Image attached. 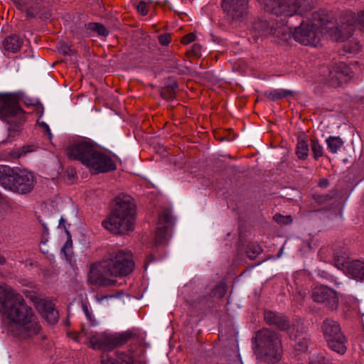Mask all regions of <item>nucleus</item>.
I'll return each mask as SVG.
<instances>
[{
	"label": "nucleus",
	"mask_w": 364,
	"mask_h": 364,
	"mask_svg": "<svg viewBox=\"0 0 364 364\" xmlns=\"http://www.w3.org/2000/svg\"><path fill=\"white\" fill-rule=\"evenodd\" d=\"M274 220L279 224L288 225L291 223L292 219L289 215H282L279 214L274 216Z\"/></svg>",
	"instance_id": "nucleus-36"
},
{
	"label": "nucleus",
	"mask_w": 364,
	"mask_h": 364,
	"mask_svg": "<svg viewBox=\"0 0 364 364\" xmlns=\"http://www.w3.org/2000/svg\"><path fill=\"white\" fill-rule=\"evenodd\" d=\"M317 274L319 277L333 284L336 287H340L342 284L336 277L333 276L325 270L318 269L317 271Z\"/></svg>",
	"instance_id": "nucleus-29"
},
{
	"label": "nucleus",
	"mask_w": 364,
	"mask_h": 364,
	"mask_svg": "<svg viewBox=\"0 0 364 364\" xmlns=\"http://www.w3.org/2000/svg\"><path fill=\"white\" fill-rule=\"evenodd\" d=\"M355 65H348L340 63L329 71L328 82L332 85H339L347 82L354 74Z\"/></svg>",
	"instance_id": "nucleus-17"
},
{
	"label": "nucleus",
	"mask_w": 364,
	"mask_h": 364,
	"mask_svg": "<svg viewBox=\"0 0 364 364\" xmlns=\"http://www.w3.org/2000/svg\"><path fill=\"white\" fill-rule=\"evenodd\" d=\"M38 13V8L36 6L35 9H28L26 11V15L28 17H34Z\"/></svg>",
	"instance_id": "nucleus-44"
},
{
	"label": "nucleus",
	"mask_w": 364,
	"mask_h": 364,
	"mask_svg": "<svg viewBox=\"0 0 364 364\" xmlns=\"http://www.w3.org/2000/svg\"><path fill=\"white\" fill-rule=\"evenodd\" d=\"M67 251H68V253H69V252H70V245H68V242L62 248V252H63L65 254H67Z\"/></svg>",
	"instance_id": "nucleus-47"
},
{
	"label": "nucleus",
	"mask_w": 364,
	"mask_h": 364,
	"mask_svg": "<svg viewBox=\"0 0 364 364\" xmlns=\"http://www.w3.org/2000/svg\"><path fill=\"white\" fill-rule=\"evenodd\" d=\"M277 16L274 21L258 20L252 26L255 38L274 36L279 43H289L291 40V28L288 25L287 18Z\"/></svg>",
	"instance_id": "nucleus-5"
},
{
	"label": "nucleus",
	"mask_w": 364,
	"mask_h": 364,
	"mask_svg": "<svg viewBox=\"0 0 364 364\" xmlns=\"http://www.w3.org/2000/svg\"><path fill=\"white\" fill-rule=\"evenodd\" d=\"M15 134H16V131L13 134V132L9 129V135H8V138L6 140H4V141H1L0 142V145L5 144H6L8 142H11L12 141V139L14 138Z\"/></svg>",
	"instance_id": "nucleus-45"
},
{
	"label": "nucleus",
	"mask_w": 364,
	"mask_h": 364,
	"mask_svg": "<svg viewBox=\"0 0 364 364\" xmlns=\"http://www.w3.org/2000/svg\"><path fill=\"white\" fill-rule=\"evenodd\" d=\"M263 9L276 16L291 17L310 9L309 0H258Z\"/></svg>",
	"instance_id": "nucleus-6"
},
{
	"label": "nucleus",
	"mask_w": 364,
	"mask_h": 364,
	"mask_svg": "<svg viewBox=\"0 0 364 364\" xmlns=\"http://www.w3.org/2000/svg\"><path fill=\"white\" fill-rule=\"evenodd\" d=\"M311 149L314 155V158L317 159L322 155L323 149L322 146L318 143V141H313L311 144Z\"/></svg>",
	"instance_id": "nucleus-37"
},
{
	"label": "nucleus",
	"mask_w": 364,
	"mask_h": 364,
	"mask_svg": "<svg viewBox=\"0 0 364 364\" xmlns=\"http://www.w3.org/2000/svg\"><path fill=\"white\" fill-rule=\"evenodd\" d=\"M4 258H2V257H0V264H2V263H4Z\"/></svg>",
	"instance_id": "nucleus-51"
},
{
	"label": "nucleus",
	"mask_w": 364,
	"mask_h": 364,
	"mask_svg": "<svg viewBox=\"0 0 364 364\" xmlns=\"http://www.w3.org/2000/svg\"><path fill=\"white\" fill-rule=\"evenodd\" d=\"M1 333L6 338L44 340L38 316L23 296L8 286H0Z\"/></svg>",
	"instance_id": "nucleus-1"
},
{
	"label": "nucleus",
	"mask_w": 364,
	"mask_h": 364,
	"mask_svg": "<svg viewBox=\"0 0 364 364\" xmlns=\"http://www.w3.org/2000/svg\"><path fill=\"white\" fill-rule=\"evenodd\" d=\"M175 223V219L171 212L165 210L160 216L155 232V243L156 245L165 244L168 238L171 229Z\"/></svg>",
	"instance_id": "nucleus-16"
},
{
	"label": "nucleus",
	"mask_w": 364,
	"mask_h": 364,
	"mask_svg": "<svg viewBox=\"0 0 364 364\" xmlns=\"http://www.w3.org/2000/svg\"><path fill=\"white\" fill-rule=\"evenodd\" d=\"M18 97L14 93H0V118L8 120L11 117L21 118L22 109L18 106Z\"/></svg>",
	"instance_id": "nucleus-11"
},
{
	"label": "nucleus",
	"mask_w": 364,
	"mask_h": 364,
	"mask_svg": "<svg viewBox=\"0 0 364 364\" xmlns=\"http://www.w3.org/2000/svg\"><path fill=\"white\" fill-rule=\"evenodd\" d=\"M88 344L90 348L102 353L101 355L102 364H141L139 362L134 361L132 356L124 353L117 352L115 354V358L105 355V353L112 351L121 346L122 343H88Z\"/></svg>",
	"instance_id": "nucleus-8"
},
{
	"label": "nucleus",
	"mask_w": 364,
	"mask_h": 364,
	"mask_svg": "<svg viewBox=\"0 0 364 364\" xmlns=\"http://www.w3.org/2000/svg\"><path fill=\"white\" fill-rule=\"evenodd\" d=\"M63 222V218H61L60 220V223H61Z\"/></svg>",
	"instance_id": "nucleus-53"
},
{
	"label": "nucleus",
	"mask_w": 364,
	"mask_h": 364,
	"mask_svg": "<svg viewBox=\"0 0 364 364\" xmlns=\"http://www.w3.org/2000/svg\"><path fill=\"white\" fill-rule=\"evenodd\" d=\"M110 274L107 272L106 268L102 265V261L92 264L87 274V279L90 284L107 286L114 284V280L107 277Z\"/></svg>",
	"instance_id": "nucleus-19"
},
{
	"label": "nucleus",
	"mask_w": 364,
	"mask_h": 364,
	"mask_svg": "<svg viewBox=\"0 0 364 364\" xmlns=\"http://www.w3.org/2000/svg\"><path fill=\"white\" fill-rule=\"evenodd\" d=\"M227 291V287L223 283L218 284L211 293L213 297L222 298Z\"/></svg>",
	"instance_id": "nucleus-33"
},
{
	"label": "nucleus",
	"mask_w": 364,
	"mask_h": 364,
	"mask_svg": "<svg viewBox=\"0 0 364 364\" xmlns=\"http://www.w3.org/2000/svg\"><path fill=\"white\" fill-rule=\"evenodd\" d=\"M279 338L277 334L269 329L259 331L255 338V341H274Z\"/></svg>",
	"instance_id": "nucleus-26"
},
{
	"label": "nucleus",
	"mask_w": 364,
	"mask_h": 364,
	"mask_svg": "<svg viewBox=\"0 0 364 364\" xmlns=\"http://www.w3.org/2000/svg\"><path fill=\"white\" fill-rule=\"evenodd\" d=\"M290 338L291 339H297V337L296 336L293 337L291 335H290Z\"/></svg>",
	"instance_id": "nucleus-52"
},
{
	"label": "nucleus",
	"mask_w": 364,
	"mask_h": 364,
	"mask_svg": "<svg viewBox=\"0 0 364 364\" xmlns=\"http://www.w3.org/2000/svg\"><path fill=\"white\" fill-rule=\"evenodd\" d=\"M327 184V182L326 181H321L320 182V186H326Z\"/></svg>",
	"instance_id": "nucleus-50"
},
{
	"label": "nucleus",
	"mask_w": 364,
	"mask_h": 364,
	"mask_svg": "<svg viewBox=\"0 0 364 364\" xmlns=\"http://www.w3.org/2000/svg\"><path fill=\"white\" fill-rule=\"evenodd\" d=\"M344 49L349 54H354L359 50V45L357 42H353V45H350L349 43H346L344 45Z\"/></svg>",
	"instance_id": "nucleus-39"
},
{
	"label": "nucleus",
	"mask_w": 364,
	"mask_h": 364,
	"mask_svg": "<svg viewBox=\"0 0 364 364\" xmlns=\"http://www.w3.org/2000/svg\"><path fill=\"white\" fill-rule=\"evenodd\" d=\"M8 189L18 193L30 192L33 187V176L25 169L15 168Z\"/></svg>",
	"instance_id": "nucleus-12"
},
{
	"label": "nucleus",
	"mask_w": 364,
	"mask_h": 364,
	"mask_svg": "<svg viewBox=\"0 0 364 364\" xmlns=\"http://www.w3.org/2000/svg\"><path fill=\"white\" fill-rule=\"evenodd\" d=\"M42 126L46 129V132H47V133L48 134L49 138L51 139L52 138V134L50 132V130L49 129L48 125L46 123H45V122H43L42 123Z\"/></svg>",
	"instance_id": "nucleus-46"
},
{
	"label": "nucleus",
	"mask_w": 364,
	"mask_h": 364,
	"mask_svg": "<svg viewBox=\"0 0 364 364\" xmlns=\"http://www.w3.org/2000/svg\"><path fill=\"white\" fill-rule=\"evenodd\" d=\"M66 154L70 159L80 161L95 173L108 172L116 168L114 161L109 155L98 150L90 141L84 138L73 140L67 147Z\"/></svg>",
	"instance_id": "nucleus-3"
},
{
	"label": "nucleus",
	"mask_w": 364,
	"mask_h": 364,
	"mask_svg": "<svg viewBox=\"0 0 364 364\" xmlns=\"http://www.w3.org/2000/svg\"><path fill=\"white\" fill-rule=\"evenodd\" d=\"M150 5L149 3L141 1L138 3V4L136 6V9L139 14L145 16L148 14V11L149 10Z\"/></svg>",
	"instance_id": "nucleus-34"
},
{
	"label": "nucleus",
	"mask_w": 364,
	"mask_h": 364,
	"mask_svg": "<svg viewBox=\"0 0 364 364\" xmlns=\"http://www.w3.org/2000/svg\"><path fill=\"white\" fill-rule=\"evenodd\" d=\"M336 266L354 279H364V262L361 261L338 259Z\"/></svg>",
	"instance_id": "nucleus-18"
},
{
	"label": "nucleus",
	"mask_w": 364,
	"mask_h": 364,
	"mask_svg": "<svg viewBox=\"0 0 364 364\" xmlns=\"http://www.w3.org/2000/svg\"><path fill=\"white\" fill-rule=\"evenodd\" d=\"M90 321H92V320H90ZM91 324L92 325H94V323L93 322H91Z\"/></svg>",
	"instance_id": "nucleus-54"
},
{
	"label": "nucleus",
	"mask_w": 364,
	"mask_h": 364,
	"mask_svg": "<svg viewBox=\"0 0 364 364\" xmlns=\"http://www.w3.org/2000/svg\"><path fill=\"white\" fill-rule=\"evenodd\" d=\"M27 296L48 324L53 325L58 321V313L55 310L54 304L50 299L36 292L31 293Z\"/></svg>",
	"instance_id": "nucleus-9"
},
{
	"label": "nucleus",
	"mask_w": 364,
	"mask_h": 364,
	"mask_svg": "<svg viewBox=\"0 0 364 364\" xmlns=\"http://www.w3.org/2000/svg\"><path fill=\"white\" fill-rule=\"evenodd\" d=\"M294 350L297 354H299L301 352H304L307 349L306 343H296L294 346Z\"/></svg>",
	"instance_id": "nucleus-40"
},
{
	"label": "nucleus",
	"mask_w": 364,
	"mask_h": 364,
	"mask_svg": "<svg viewBox=\"0 0 364 364\" xmlns=\"http://www.w3.org/2000/svg\"><path fill=\"white\" fill-rule=\"evenodd\" d=\"M146 338V333L141 328H132L121 333H112L110 331L102 332L96 341H127L134 340L144 341Z\"/></svg>",
	"instance_id": "nucleus-13"
},
{
	"label": "nucleus",
	"mask_w": 364,
	"mask_h": 364,
	"mask_svg": "<svg viewBox=\"0 0 364 364\" xmlns=\"http://www.w3.org/2000/svg\"><path fill=\"white\" fill-rule=\"evenodd\" d=\"M296 156L300 159H306L309 155V146L304 140H299L296 145Z\"/></svg>",
	"instance_id": "nucleus-28"
},
{
	"label": "nucleus",
	"mask_w": 364,
	"mask_h": 364,
	"mask_svg": "<svg viewBox=\"0 0 364 364\" xmlns=\"http://www.w3.org/2000/svg\"><path fill=\"white\" fill-rule=\"evenodd\" d=\"M249 0H223L222 8L230 21H241L247 14Z\"/></svg>",
	"instance_id": "nucleus-14"
},
{
	"label": "nucleus",
	"mask_w": 364,
	"mask_h": 364,
	"mask_svg": "<svg viewBox=\"0 0 364 364\" xmlns=\"http://www.w3.org/2000/svg\"><path fill=\"white\" fill-rule=\"evenodd\" d=\"M324 36L336 41H341V32L333 18L327 13H314L311 19L303 21L291 31V38L304 46H316Z\"/></svg>",
	"instance_id": "nucleus-2"
},
{
	"label": "nucleus",
	"mask_w": 364,
	"mask_h": 364,
	"mask_svg": "<svg viewBox=\"0 0 364 364\" xmlns=\"http://www.w3.org/2000/svg\"><path fill=\"white\" fill-rule=\"evenodd\" d=\"M102 265L110 276H127L134 268L133 255L130 252L119 250L113 252L108 258L102 260Z\"/></svg>",
	"instance_id": "nucleus-7"
},
{
	"label": "nucleus",
	"mask_w": 364,
	"mask_h": 364,
	"mask_svg": "<svg viewBox=\"0 0 364 364\" xmlns=\"http://www.w3.org/2000/svg\"><path fill=\"white\" fill-rule=\"evenodd\" d=\"M257 358L267 363H276L282 356V343H256Z\"/></svg>",
	"instance_id": "nucleus-15"
},
{
	"label": "nucleus",
	"mask_w": 364,
	"mask_h": 364,
	"mask_svg": "<svg viewBox=\"0 0 364 364\" xmlns=\"http://www.w3.org/2000/svg\"><path fill=\"white\" fill-rule=\"evenodd\" d=\"M313 300L323 304L328 309L336 310L338 306L339 299L337 292L323 284L316 285L311 291Z\"/></svg>",
	"instance_id": "nucleus-10"
},
{
	"label": "nucleus",
	"mask_w": 364,
	"mask_h": 364,
	"mask_svg": "<svg viewBox=\"0 0 364 364\" xmlns=\"http://www.w3.org/2000/svg\"><path fill=\"white\" fill-rule=\"evenodd\" d=\"M86 26L88 30L96 32L99 36H105L108 35L107 29L101 23H90Z\"/></svg>",
	"instance_id": "nucleus-30"
},
{
	"label": "nucleus",
	"mask_w": 364,
	"mask_h": 364,
	"mask_svg": "<svg viewBox=\"0 0 364 364\" xmlns=\"http://www.w3.org/2000/svg\"><path fill=\"white\" fill-rule=\"evenodd\" d=\"M136 208L132 198L122 195L116 198L112 213L103 221V227L113 233H126L134 230Z\"/></svg>",
	"instance_id": "nucleus-4"
},
{
	"label": "nucleus",
	"mask_w": 364,
	"mask_h": 364,
	"mask_svg": "<svg viewBox=\"0 0 364 364\" xmlns=\"http://www.w3.org/2000/svg\"><path fill=\"white\" fill-rule=\"evenodd\" d=\"M90 321H92V320H90ZM91 324L92 325H94V323L93 322H91Z\"/></svg>",
	"instance_id": "nucleus-55"
},
{
	"label": "nucleus",
	"mask_w": 364,
	"mask_h": 364,
	"mask_svg": "<svg viewBox=\"0 0 364 364\" xmlns=\"http://www.w3.org/2000/svg\"><path fill=\"white\" fill-rule=\"evenodd\" d=\"M159 41L162 46H167L170 42V35L164 34L159 37Z\"/></svg>",
	"instance_id": "nucleus-42"
},
{
	"label": "nucleus",
	"mask_w": 364,
	"mask_h": 364,
	"mask_svg": "<svg viewBox=\"0 0 364 364\" xmlns=\"http://www.w3.org/2000/svg\"><path fill=\"white\" fill-rule=\"evenodd\" d=\"M196 38V35L193 33H190L183 37V44L193 42Z\"/></svg>",
	"instance_id": "nucleus-43"
},
{
	"label": "nucleus",
	"mask_w": 364,
	"mask_h": 364,
	"mask_svg": "<svg viewBox=\"0 0 364 364\" xmlns=\"http://www.w3.org/2000/svg\"><path fill=\"white\" fill-rule=\"evenodd\" d=\"M267 322L277 326L279 328L287 330L289 328V323L287 318L279 314L268 311L264 314Z\"/></svg>",
	"instance_id": "nucleus-22"
},
{
	"label": "nucleus",
	"mask_w": 364,
	"mask_h": 364,
	"mask_svg": "<svg viewBox=\"0 0 364 364\" xmlns=\"http://www.w3.org/2000/svg\"><path fill=\"white\" fill-rule=\"evenodd\" d=\"M201 47L198 44H193L191 48H188L186 51L188 57L200 55Z\"/></svg>",
	"instance_id": "nucleus-38"
},
{
	"label": "nucleus",
	"mask_w": 364,
	"mask_h": 364,
	"mask_svg": "<svg viewBox=\"0 0 364 364\" xmlns=\"http://www.w3.org/2000/svg\"><path fill=\"white\" fill-rule=\"evenodd\" d=\"M33 151H34V149L32 146H26L21 147V149H17L16 150H15L14 155L16 157L19 158V157L26 154L27 153L32 152Z\"/></svg>",
	"instance_id": "nucleus-35"
},
{
	"label": "nucleus",
	"mask_w": 364,
	"mask_h": 364,
	"mask_svg": "<svg viewBox=\"0 0 364 364\" xmlns=\"http://www.w3.org/2000/svg\"><path fill=\"white\" fill-rule=\"evenodd\" d=\"M352 20L354 21V25L350 23V25L347 24L345 27L343 26L342 30H340L341 32V41L352 34L355 26H358L360 29L364 30V11L358 14L355 18L352 17Z\"/></svg>",
	"instance_id": "nucleus-21"
},
{
	"label": "nucleus",
	"mask_w": 364,
	"mask_h": 364,
	"mask_svg": "<svg viewBox=\"0 0 364 364\" xmlns=\"http://www.w3.org/2000/svg\"><path fill=\"white\" fill-rule=\"evenodd\" d=\"M322 328L326 341H344L346 339L340 325L335 321L326 320Z\"/></svg>",
	"instance_id": "nucleus-20"
},
{
	"label": "nucleus",
	"mask_w": 364,
	"mask_h": 364,
	"mask_svg": "<svg viewBox=\"0 0 364 364\" xmlns=\"http://www.w3.org/2000/svg\"><path fill=\"white\" fill-rule=\"evenodd\" d=\"M328 348L339 355H343L347 350L344 343H327Z\"/></svg>",
	"instance_id": "nucleus-32"
},
{
	"label": "nucleus",
	"mask_w": 364,
	"mask_h": 364,
	"mask_svg": "<svg viewBox=\"0 0 364 364\" xmlns=\"http://www.w3.org/2000/svg\"><path fill=\"white\" fill-rule=\"evenodd\" d=\"M326 144L329 151L336 154L343 146V141L338 136H329L326 139Z\"/></svg>",
	"instance_id": "nucleus-27"
},
{
	"label": "nucleus",
	"mask_w": 364,
	"mask_h": 364,
	"mask_svg": "<svg viewBox=\"0 0 364 364\" xmlns=\"http://www.w3.org/2000/svg\"><path fill=\"white\" fill-rule=\"evenodd\" d=\"M84 311H85V314L87 318L89 320H91V315L90 314V313H89V311H88L87 308H85V307L84 308Z\"/></svg>",
	"instance_id": "nucleus-48"
},
{
	"label": "nucleus",
	"mask_w": 364,
	"mask_h": 364,
	"mask_svg": "<svg viewBox=\"0 0 364 364\" xmlns=\"http://www.w3.org/2000/svg\"><path fill=\"white\" fill-rule=\"evenodd\" d=\"M22 43V39L19 36L11 35L5 38L3 42V46L6 50L14 53L20 49Z\"/></svg>",
	"instance_id": "nucleus-23"
},
{
	"label": "nucleus",
	"mask_w": 364,
	"mask_h": 364,
	"mask_svg": "<svg viewBox=\"0 0 364 364\" xmlns=\"http://www.w3.org/2000/svg\"><path fill=\"white\" fill-rule=\"evenodd\" d=\"M309 364H333V363L324 355L318 353L309 358Z\"/></svg>",
	"instance_id": "nucleus-31"
},
{
	"label": "nucleus",
	"mask_w": 364,
	"mask_h": 364,
	"mask_svg": "<svg viewBox=\"0 0 364 364\" xmlns=\"http://www.w3.org/2000/svg\"><path fill=\"white\" fill-rule=\"evenodd\" d=\"M68 50H69V48L67 46H63L61 48V51L63 52L64 53H67Z\"/></svg>",
	"instance_id": "nucleus-49"
},
{
	"label": "nucleus",
	"mask_w": 364,
	"mask_h": 364,
	"mask_svg": "<svg viewBox=\"0 0 364 364\" xmlns=\"http://www.w3.org/2000/svg\"><path fill=\"white\" fill-rule=\"evenodd\" d=\"M294 92L287 89H274L267 90L264 92V96L272 101H276L284 97L292 95Z\"/></svg>",
	"instance_id": "nucleus-24"
},
{
	"label": "nucleus",
	"mask_w": 364,
	"mask_h": 364,
	"mask_svg": "<svg viewBox=\"0 0 364 364\" xmlns=\"http://www.w3.org/2000/svg\"><path fill=\"white\" fill-rule=\"evenodd\" d=\"M345 299H346V304L352 308L355 307V306L357 305V304L358 302L357 299L352 296H348L346 297Z\"/></svg>",
	"instance_id": "nucleus-41"
},
{
	"label": "nucleus",
	"mask_w": 364,
	"mask_h": 364,
	"mask_svg": "<svg viewBox=\"0 0 364 364\" xmlns=\"http://www.w3.org/2000/svg\"><path fill=\"white\" fill-rule=\"evenodd\" d=\"M15 168H11L9 166L0 165V185L5 188H8L10 184L11 176Z\"/></svg>",
	"instance_id": "nucleus-25"
}]
</instances>
